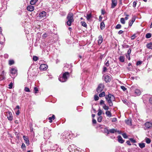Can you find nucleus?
Wrapping results in <instances>:
<instances>
[{
    "label": "nucleus",
    "instance_id": "1",
    "mask_svg": "<svg viewBox=\"0 0 152 152\" xmlns=\"http://www.w3.org/2000/svg\"><path fill=\"white\" fill-rule=\"evenodd\" d=\"M77 135L72 133L71 131H65L62 133L61 135V141L64 142H69L71 139V137H75Z\"/></svg>",
    "mask_w": 152,
    "mask_h": 152
},
{
    "label": "nucleus",
    "instance_id": "2",
    "mask_svg": "<svg viewBox=\"0 0 152 152\" xmlns=\"http://www.w3.org/2000/svg\"><path fill=\"white\" fill-rule=\"evenodd\" d=\"M105 99L109 106L110 107L113 106V102L115 100L114 96L111 94H109L108 95H105Z\"/></svg>",
    "mask_w": 152,
    "mask_h": 152
},
{
    "label": "nucleus",
    "instance_id": "3",
    "mask_svg": "<svg viewBox=\"0 0 152 152\" xmlns=\"http://www.w3.org/2000/svg\"><path fill=\"white\" fill-rule=\"evenodd\" d=\"M69 76V73L68 72H65L62 75H60L58 78L59 80L62 82H64L66 81L68 77Z\"/></svg>",
    "mask_w": 152,
    "mask_h": 152
},
{
    "label": "nucleus",
    "instance_id": "4",
    "mask_svg": "<svg viewBox=\"0 0 152 152\" xmlns=\"http://www.w3.org/2000/svg\"><path fill=\"white\" fill-rule=\"evenodd\" d=\"M66 18L67 21L66 23L67 25L70 26L72 22H74L73 15L72 13L69 12L67 15Z\"/></svg>",
    "mask_w": 152,
    "mask_h": 152
},
{
    "label": "nucleus",
    "instance_id": "5",
    "mask_svg": "<svg viewBox=\"0 0 152 152\" xmlns=\"http://www.w3.org/2000/svg\"><path fill=\"white\" fill-rule=\"evenodd\" d=\"M130 89L131 92H134L133 94V96H139L141 94V92L140 90L138 89H136L135 88V86H132Z\"/></svg>",
    "mask_w": 152,
    "mask_h": 152
},
{
    "label": "nucleus",
    "instance_id": "6",
    "mask_svg": "<svg viewBox=\"0 0 152 152\" xmlns=\"http://www.w3.org/2000/svg\"><path fill=\"white\" fill-rule=\"evenodd\" d=\"M44 138L45 139H49L50 136L51 130H50L48 128L44 129Z\"/></svg>",
    "mask_w": 152,
    "mask_h": 152
},
{
    "label": "nucleus",
    "instance_id": "7",
    "mask_svg": "<svg viewBox=\"0 0 152 152\" xmlns=\"http://www.w3.org/2000/svg\"><path fill=\"white\" fill-rule=\"evenodd\" d=\"M104 87V85L103 83L99 84L97 89L96 91L98 93L101 92Z\"/></svg>",
    "mask_w": 152,
    "mask_h": 152
},
{
    "label": "nucleus",
    "instance_id": "8",
    "mask_svg": "<svg viewBox=\"0 0 152 152\" xmlns=\"http://www.w3.org/2000/svg\"><path fill=\"white\" fill-rule=\"evenodd\" d=\"M103 79L106 83L110 82L111 80V76L104 75L103 76Z\"/></svg>",
    "mask_w": 152,
    "mask_h": 152
},
{
    "label": "nucleus",
    "instance_id": "9",
    "mask_svg": "<svg viewBox=\"0 0 152 152\" xmlns=\"http://www.w3.org/2000/svg\"><path fill=\"white\" fill-rule=\"evenodd\" d=\"M6 116L9 120L12 121L13 119V116L11 112L10 111L6 112Z\"/></svg>",
    "mask_w": 152,
    "mask_h": 152
},
{
    "label": "nucleus",
    "instance_id": "10",
    "mask_svg": "<svg viewBox=\"0 0 152 152\" xmlns=\"http://www.w3.org/2000/svg\"><path fill=\"white\" fill-rule=\"evenodd\" d=\"M77 148L74 145L72 144L69 146L68 148V150L70 152H74L75 149V148Z\"/></svg>",
    "mask_w": 152,
    "mask_h": 152
},
{
    "label": "nucleus",
    "instance_id": "11",
    "mask_svg": "<svg viewBox=\"0 0 152 152\" xmlns=\"http://www.w3.org/2000/svg\"><path fill=\"white\" fill-rule=\"evenodd\" d=\"M48 68V66L45 64H41L39 67V69L40 70H46Z\"/></svg>",
    "mask_w": 152,
    "mask_h": 152
},
{
    "label": "nucleus",
    "instance_id": "12",
    "mask_svg": "<svg viewBox=\"0 0 152 152\" xmlns=\"http://www.w3.org/2000/svg\"><path fill=\"white\" fill-rule=\"evenodd\" d=\"M112 4L111 5V8H113L117 5V0H111Z\"/></svg>",
    "mask_w": 152,
    "mask_h": 152
},
{
    "label": "nucleus",
    "instance_id": "13",
    "mask_svg": "<svg viewBox=\"0 0 152 152\" xmlns=\"http://www.w3.org/2000/svg\"><path fill=\"white\" fill-rule=\"evenodd\" d=\"M46 12L45 11H43L39 13V16L41 18H43L46 16Z\"/></svg>",
    "mask_w": 152,
    "mask_h": 152
},
{
    "label": "nucleus",
    "instance_id": "14",
    "mask_svg": "<svg viewBox=\"0 0 152 152\" xmlns=\"http://www.w3.org/2000/svg\"><path fill=\"white\" fill-rule=\"evenodd\" d=\"M27 9L30 11H32L34 10V7L32 5H29L27 7Z\"/></svg>",
    "mask_w": 152,
    "mask_h": 152
},
{
    "label": "nucleus",
    "instance_id": "15",
    "mask_svg": "<svg viewBox=\"0 0 152 152\" xmlns=\"http://www.w3.org/2000/svg\"><path fill=\"white\" fill-rule=\"evenodd\" d=\"M145 125L146 129H148L152 126V124L150 122H148L145 124Z\"/></svg>",
    "mask_w": 152,
    "mask_h": 152
},
{
    "label": "nucleus",
    "instance_id": "16",
    "mask_svg": "<svg viewBox=\"0 0 152 152\" xmlns=\"http://www.w3.org/2000/svg\"><path fill=\"white\" fill-rule=\"evenodd\" d=\"M135 20V18L134 17H133L132 18V20H130L129 22V26H131L133 23L134 22Z\"/></svg>",
    "mask_w": 152,
    "mask_h": 152
},
{
    "label": "nucleus",
    "instance_id": "17",
    "mask_svg": "<svg viewBox=\"0 0 152 152\" xmlns=\"http://www.w3.org/2000/svg\"><path fill=\"white\" fill-rule=\"evenodd\" d=\"M17 70L15 68H12L11 69L10 71L12 75L17 74Z\"/></svg>",
    "mask_w": 152,
    "mask_h": 152
},
{
    "label": "nucleus",
    "instance_id": "18",
    "mask_svg": "<svg viewBox=\"0 0 152 152\" xmlns=\"http://www.w3.org/2000/svg\"><path fill=\"white\" fill-rule=\"evenodd\" d=\"M98 45H100L102 42L103 38L101 35H99L98 37Z\"/></svg>",
    "mask_w": 152,
    "mask_h": 152
},
{
    "label": "nucleus",
    "instance_id": "19",
    "mask_svg": "<svg viewBox=\"0 0 152 152\" xmlns=\"http://www.w3.org/2000/svg\"><path fill=\"white\" fill-rule=\"evenodd\" d=\"M115 152H126V151H123L121 148L119 147H118L116 148Z\"/></svg>",
    "mask_w": 152,
    "mask_h": 152
},
{
    "label": "nucleus",
    "instance_id": "20",
    "mask_svg": "<svg viewBox=\"0 0 152 152\" xmlns=\"http://www.w3.org/2000/svg\"><path fill=\"white\" fill-rule=\"evenodd\" d=\"M74 152H84V151L83 150H82L80 148H75V149Z\"/></svg>",
    "mask_w": 152,
    "mask_h": 152
},
{
    "label": "nucleus",
    "instance_id": "21",
    "mask_svg": "<svg viewBox=\"0 0 152 152\" xmlns=\"http://www.w3.org/2000/svg\"><path fill=\"white\" fill-rule=\"evenodd\" d=\"M147 48L149 49H152V42L148 43L146 45Z\"/></svg>",
    "mask_w": 152,
    "mask_h": 152
},
{
    "label": "nucleus",
    "instance_id": "22",
    "mask_svg": "<svg viewBox=\"0 0 152 152\" xmlns=\"http://www.w3.org/2000/svg\"><path fill=\"white\" fill-rule=\"evenodd\" d=\"M109 132L110 133H114L115 132H119V131H117L116 129H109Z\"/></svg>",
    "mask_w": 152,
    "mask_h": 152
},
{
    "label": "nucleus",
    "instance_id": "23",
    "mask_svg": "<svg viewBox=\"0 0 152 152\" xmlns=\"http://www.w3.org/2000/svg\"><path fill=\"white\" fill-rule=\"evenodd\" d=\"M23 138L25 141V142H29V140L28 137L24 135L23 136Z\"/></svg>",
    "mask_w": 152,
    "mask_h": 152
},
{
    "label": "nucleus",
    "instance_id": "24",
    "mask_svg": "<svg viewBox=\"0 0 152 152\" xmlns=\"http://www.w3.org/2000/svg\"><path fill=\"white\" fill-rule=\"evenodd\" d=\"M15 134L16 135V137L18 139H19L20 134L17 131V130L16 129L15 132Z\"/></svg>",
    "mask_w": 152,
    "mask_h": 152
},
{
    "label": "nucleus",
    "instance_id": "25",
    "mask_svg": "<svg viewBox=\"0 0 152 152\" xmlns=\"http://www.w3.org/2000/svg\"><path fill=\"white\" fill-rule=\"evenodd\" d=\"M105 114L107 116L109 117H110L112 116V114L110 111H107L105 112Z\"/></svg>",
    "mask_w": 152,
    "mask_h": 152
},
{
    "label": "nucleus",
    "instance_id": "26",
    "mask_svg": "<svg viewBox=\"0 0 152 152\" xmlns=\"http://www.w3.org/2000/svg\"><path fill=\"white\" fill-rule=\"evenodd\" d=\"M105 27V24L104 22H102L100 23V28L101 30H103Z\"/></svg>",
    "mask_w": 152,
    "mask_h": 152
},
{
    "label": "nucleus",
    "instance_id": "27",
    "mask_svg": "<svg viewBox=\"0 0 152 152\" xmlns=\"http://www.w3.org/2000/svg\"><path fill=\"white\" fill-rule=\"evenodd\" d=\"M118 141L119 142H123L124 141H123V139L121 137V136L120 135L118 136Z\"/></svg>",
    "mask_w": 152,
    "mask_h": 152
},
{
    "label": "nucleus",
    "instance_id": "28",
    "mask_svg": "<svg viewBox=\"0 0 152 152\" xmlns=\"http://www.w3.org/2000/svg\"><path fill=\"white\" fill-rule=\"evenodd\" d=\"M125 122L127 125H129L130 126L132 125L131 120H130L127 119L126 120Z\"/></svg>",
    "mask_w": 152,
    "mask_h": 152
},
{
    "label": "nucleus",
    "instance_id": "29",
    "mask_svg": "<svg viewBox=\"0 0 152 152\" xmlns=\"http://www.w3.org/2000/svg\"><path fill=\"white\" fill-rule=\"evenodd\" d=\"M151 37V34L150 33H148L145 35V37L147 38H149Z\"/></svg>",
    "mask_w": 152,
    "mask_h": 152
},
{
    "label": "nucleus",
    "instance_id": "30",
    "mask_svg": "<svg viewBox=\"0 0 152 152\" xmlns=\"http://www.w3.org/2000/svg\"><path fill=\"white\" fill-rule=\"evenodd\" d=\"M119 61L121 62H124V61L125 58L123 56H120L119 58Z\"/></svg>",
    "mask_w": 152,
    "mask_h": 152
},
{
    "label": "nucleus",
    "instance_id": "31",
    "mask_svg": "<svg viewBox=\"0 0 152 152\" xmlns=\"http://www.w3.org/2000/svg\"><path fill=\"white\" fill-rule=\"evenodd\" d=\"M102 107L105 110H107L109 109V107L108 106H107L105 104H104V105H103Z\"/></svg>",
    "mask_w": 152,
    "mask_h": 152
},
{
    "label": "nucleus",
    "instance_id": "32",
    "mask_svg": "<svg viewBox=\"0 0 152 152\" xmlns=\"http://www.w3.org/2000/svg\"><path fill=\"white\" fill-rule=\"evenodd\" d=\"M99 96L100 97H103L105 96V93L104 91H103L102 92H101L99 94Z\"/></svg>",
    "mask_w": 152,
    "mask_h": 152
},
{
    "label": "nucleus",
    "instance_id": "33",
    "mask_svg": "<svg viewBox=\"0 0 152 152\" xmlns=\"http://www.w3.org/2000/svg\"><path fill=\"white\" fill-rule=\"evenodd\" d=\"M38 0H31L30 1V4L31 5L34 4Z\"/></svg>",
    "mask_w": 152,
    "mask_h": 152
},
{
    "label": "nucleus",
    "instance_id": "34",
    "mask_svg": "<svg viewBox=\"0 0 152 152\" xmlns=\"http://www.w3.org/2000/svg\"><path fill=\"white\" fill-rule=\"evenodd\" d=\"M138 145L141 148H143L145 147V143H139Z\"/></svg>",
    "mask_w": 152,
    "mask_h": 152
},
{
    "label": "nucleus",
    "instance_id": "35",
    "mask_svg": "<svg viewBox=\"0 0 152 152\" xmlns=\"http://www.w3.org/2000/svg\"><path fill=\"white\" fill-rule=\"evenodd\" d=\"M104 64L105 66H107L108 67V66L109 65V61L108 60H107V59L106 60V61H105L104 62Z\"/></svg>",
    "mask_w": 152,
    "mask_h": 152
},
{
    "label": "nucleus",
    "instance_id": "36",
    "mask_svg": "<svg viewBox=\"0 0 152 152\" xmlns=\"http://www.w3.org/2000/svg\"><path fill=\"white\" fill-rule=\"evenodd\" d=\"M58 147V145L57 144H55L53 147H52V149L55 150Z\"/></svg>",
    "mask_w": 152,
    "mask_h": 152
},
{
    "label": "nucleus",
    "instance_id": "37",
    "mask_svg": "<svg viewBox=\"0 0 152 152\" xmlns=\"http://www.w3.org/2000/svg\"><path fill=\"white\" fill-rule=\"evenodd\" d=\"M14 63V61L13 60H10L9 61V64L11 65L13 64Z\"/></svg>",
    "mask_w": 152,
    "mask_h": 152
},
{
    "label": "nucleus",
    "instance_id": "38",
    "mask_svg": "<svg viewBox=\"0 0 152 152\" xmlns=\"http://www.w3.org/2000/svg\"><path fill=\"white\" fill-rule=\"evenodd\" d=\"M39 91L38 88L36 87L34 88V92L35 94L37 93L38 91Z\"/></svg>",
    "mask_w": 152,
    "mask_h": 152
},
{
    "label": "nucleus",
    "instance_id": "39",
    "mask_svg": "<svg viewBox=\"0 0 152 152\" xmlns=\"http://www.w3.org/2000/svg\"><path fill=\"white\" fill-rule=\"evenodd\" d=\"M102 117L100 116L97 118V121L98 122H100L102 121Z\"/></svg>",
    "mask_w": 152,
    "mask_h": 152
},
{
    "label": "nucleus",
    "instance_id": "40",
    "mask_svg": "<svg viewBox=\"0 0 152 152\" xmlns=\"http://www.w3.org/2000/svg\"><path fill=\"white\" fill-rule=\"evenodd\" d=\"M91 17V14H87L86 16V18L87 20H88L90 19Z\"/></svg>",
    "mask_w": 152,
    "mask_h": 152
},
{
    "label": "nucleus",
    "instance_id": "41",
    "mask_svg": "<svg viewBox=\"0 0 152 152\" xmlns=\"http://www.w3.org/2000/svg\"><path fill=\"white\" fill-rule=\"evenodd\" d=\"M120 21L121 23L123 24H124L125 22L124 20V18H121L120 19Z\"/></svg>",
    "mask_w": 152,
    "mask_h": 152
},
{
    "label": "nucleus",
    "instance_id": "42",
    "mask_svg": "<svg viewBox=\"0 0 152 152\" xmlns=\"http://www.w3.org/2000/svg\"><path fill=\"white\" fill-rule=\"evenodd\" d=\"M121 26L120 24H118L115 27V28L117 29H120L121 28Z\"/></svg>",
    "mask_w": 152,
    "mask_h": 152
},
{
    "label": "nucleus",
    "instance_id": "43",
    "mask_svg": "<svg viewBox=\"0 0 152 152\" xmlns=\"http://www.w3.org/2000/svg\"><path fill=\"white\" fill-rule=\"evenodd\" d=\"M81 23L82 24V25L84 27H86L87 26V24L86 22L84 21H81Z\"/></svg>",
    "mask_w": 152,
    "mask_h": 152
},
{
    "label": "nucleus",
    "instance_id": "44",
    "mask_svg": "<svg viewBox=\"0 0 152 152\" xmlns=\"http://www.w3.org/2000/svg\"><path fill=\"white\" fill-rule=\"evenodd\" d=\"M122 48H128L129 47V46L128 45L124 44L122 45Z\"/></svg>",
    "mask_w": 152,
    "mask_h": 152
},
{
    "label": "nucleus",
    "instance_id": "45",
    "mask_svg": "<svg viewBox=\"0 0 152 152\" xmlns=\"http://www.w3.org/2000/svg\"><path fill=\"white\" fill-rule=\"evenodd\" d=\"M109 129H107V128H105L104 129V132L105 133H107V134H108L110 133Z\"/></svg>",
    "mask_w": 152,
    "mask_h": 152
},
{
    "label": "nucleus",
    "instance_id": "46",
    "mask_svg": "<svg viewBox=\"0 0 152 152\" xmlns=\"http://www.w3.org/2000/svg\"><path fill=\"white\" fill-rule=\"evenodd\" d=\"M99 97L97 95H95L94 96V99L95 101H97L99 99Z\"/></svg>",
    "mask_w": 152,
    "mask_h": 152
},
{
    "label": "nucleus",
    "instance_id": "47",
    "mask_svg": "<svg viewBox=\"0 0 152 152\" xmlns=\"http://www.w3.org/2000/svg\"><path fill=\"white\" fill-rule=\"evenodd\" d=\"M98 111H99L97 113V115H98L100 116V115L102 114V111L101 110H100V109H99V110H98Z\"/></svg>",
    "mask_w": 152,
    "mask_h": 152
},
{
    "label": "nucleus",
    "instance_id": "48",
    "mask_svg": "<svg viewBox=\"0 0 152 152\" xmlns=\"http://www.w3.org/2000/svg\"><path fill=\"white\" fill-rule=\"evenodd\" d=\"M121 88L124 91H125L127 89V88L124 86H121Z\"/></svg>",
    "mask_w": 152,
    "mask_h": 152
},
{
    "label": "nucleus",
    "instance_id": "49",
    "mask_svg": "<svg viewBox=\"0 0 152 152\" xmlns=\"http://www.w3.org/2000/svg\"><path fill=\"white\" fill-rule=\"evenodd\" d=\"M38 58L36 56H34L33 57V60L35 61H36L38 60Z\"/></svg>",
    "mask_w": 152,
    "mask_h": 152
},
{
    "label": "nucleus",
    "instance_id": "50",
    "mask_svg": "<svg viewBox=\"0 0 152 152\" xmlns=\"http://www.w3.org/2000/svg\"><path fill=\"white\" fill-rule=\"evenodd\" d=\"M24 91L27 92H30V90L29 88L27 87H25L24 88Z\"/></svg>",
    "mask_w": 152,
    "mask_h": 152
},
{
    "label": "nucleus",
    "instance_id": "51",
    "mask_svg": "<svg viewBox=\"0 0 152 152\" xmlns=\"http://www.w3.org/2000/svg\"><path fill=\"white\" fill-rule=\"evenodd\" d=\"M129 140L132 142H136L135 140L133 138H130Z\"/></svg>",
    "mask_w": 152,
    "mask_h": 152
},
{
    "label": "nucleus",
    "instance_id": "52",
    "mask_svg": "<svg viewBox=\"0 0 152 152\" xmlns=\"http://www.w3.org/2000/svg\"><path fill=\"white\" fill-rule=\"evenodd\" d=\"M149 101L150 103L151 104H152V96H149Z\"/></svg>",
    "mask_w": 152,
    "mask_h": 152
},
{
    "label": "nucleus",
    "instance_id": "53",
    "mask_svg": "<svg viewBox=\"0 0 152 152\" xmlns=\"http://www.w3.org/2000/svg\"><path fill=\"white\" fill-rule=\"evenodd\" d=\"M146 142H150L151 140L149 138H146L145 139Z\"/></svg>",
    "mask_w": 152,
    "mask_h": 152
},
{
    "label": "nucleus",
    "instance_id": "54",
    "mask_svg": "<svg viewBox=\"0 0 152 152\" xmlns=\"http://www.w3.org/2000/svg\"><path fill=\"white\" fill-rule=\"evenodd\" d=\"M137 1H134L133 2V7H135L136 6Z\"/></svg>",
    "mask_w": 152,
    "mask_h": 152
},
{
    "label": "nucleus",
    "instance_id": "55",
    "mask_svg": "<svg viewBox=\"0 0 152 152\" xmlns=\"http://www.w3.org/2000/svg\"><path fill=\"white\" fill-rule=\"evenodd\" d=\"M142 63V61H138L136 63V65L138 66L140 65Z\"/></svg>",
    "mask_w": 152,
    "mask_h": 152
},
{
    "label": "nucleus",
    "instance_id": "56",
    "mask_svg": "<svg viewBox=\"0 0 152 152\" xmlns=\"http://www.w3.org/2000/svg\"><path fill=\"white\" fill-rule=\"evenodd\" d=\"M136 37L135 34H134L132 35L131 37V39L132 40L134 39Z\"/></svg>",
    "mask_w": 152,
    "mask_h": 152
},
{
    "label": "nucleus",
    "instance_id": "57",
    "mask_svg": "<svg viewBox=\"0 0 152 152\" xmlns=\"http://www.w3.org/2000/svg\"><path fill=\"white\" fill-rule=\"evenodd\" d=\"M12 85H13V84H12V83L11 82V83H10V84L9 85V88L11 89L12 88Z\"/></svg>",
    "mask_w": 152,
    "mask_h": 152
},
{
    "label": "nucleus",
    "instance_id": "58",
    "mask_svg": "<svg viewBox=\"0 0 152 152\" xmlns=\"http://www.w3.org/2000/svg\"><path fill=\"white\" fill-rule=\"evenodd\" d=\"M117 121V119L116 118H112V122H115Z\"/></svg>",
    "mask_w": 152,
    "mask_h": 152
},
{
    "label": "nucleus",
    "instance_id": "59",
    "mask_svg": "<svg viewBox=\"0 0 152 152\" xmlns=\"http://www.w3.org/2000/svg\"><path fill=\"white\" fill-rule=\"evenodd\" d=\"M104 104H105L104 103V101L102 100H101L100 102V105H102L103 104V105H104Z\"/></svg>",
    "mask_w": 152,
    "mask_h": 152
},
{
    "label": "nucleus",
    "instance_id": "60",
    "mask_svg": "<svg viewBox=\"0 0 152 152\" xmlns=\"http://www.w3.org/2000/svg\"><path fill=\"white\" fill-rule=\"evenodd\" d=\"M21 148L23 149L25 148L26 146L24 143H22V145L21 146Z\"/></svg>",
    "mask_w": 152,
    "mask_h": 152
},
{
    "label": "nucleus",
    "instance_id": "61",
    "mask_svg": "<svg viewBox=\"0 0 152 152\" xmlns=\"http://www.w3.org/2000/svg\"><path fill=\"white\" fill-rule=\"evenodd\" d=\"M122 136H123V137L124 138H126L127 137V136L126 134L125 133H123L122 134Z\"/></svg>",
    "mask_w": 152,
    "mask_h": 152
},
{
    "label": "nucleus",
    "instance_id": "62",
    "mask_svg": "<svg viewBox=\"0 0 152 152\" xmlns=\"http://www.w3.org/2000/svg\"><path fill=\"white\" fill-rule=\"evenodd\" d=\"M107 70V68L106 67H104L103 68V72H105Z\"/></svg>",
    "mask_w": 152,
    "mask_h": 152
},
{
    "label": "nucleus",
    "instance_id": "63",
    "mask_svg": "<svg viewBox=\"0 0 152 152\" xmlns=\"http://www.w3.org/2000/svg\"><path fill=\"white\" fill-rule=\"evenodd\" d=\"M132 50L131 48H129L128 51L127 53L128 55H129L131 53Z\"/></svg>",
    "mask_w": 152,
    "mask_h": 152
},
{
    "label": "nucleus",
    "instance_id": "64",
    "mask_svg": "<svg viewBox=\"0 0 152 152\" xmlns=\"http://www.w3.org/2000/svg\"><path fill=\"white\" fill-rule=\"evenodd\" d=\"M105 13V11L104 9H102L101 10V14L102 15H104Z\"/></svg>",
    "mask_w": 152,
    "mask_h": 152
}]
</instances>
